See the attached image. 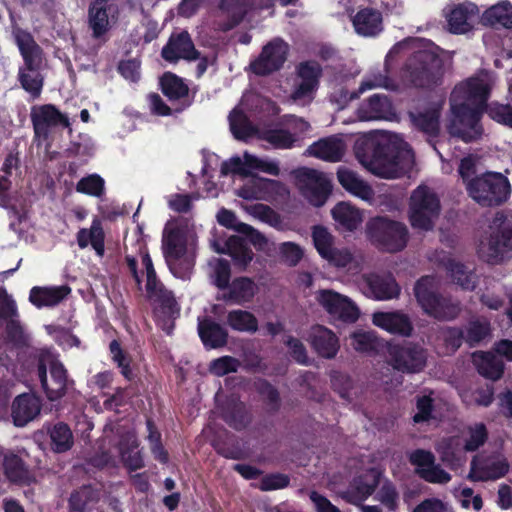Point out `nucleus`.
<instances>
[{
  "label": "nucleus",
  "instance_id": "1",
  "mask_svg": "<svg viewBox=\"0 0 512 512\" xmlns=\"http://www.w3.org/2000/svg\"><path fill=\"white\" fill-rule=\"evenodd\" d=\"M355 154L374 175L386 179L399 177L414 162L410 145L398 136L389 140L365 137L356 143Z\"/></svg>",
  "mask_w": 512,
  "mask_h": 512
},
{
  "label": "nucleus",
  "instance_id": "2",
  "mask_svg": "<svg viewBox=\"0 0 512 512\" xmlns=\"http://www.w3.org/2000/svg\"><path fill=\"white\" fill-rule=\"evenodd\" d=\"M444 75V62L434 52L415 51L401 69V79L407 86L419 89H433L441 85Z\"/></svg>",
  "mask_w": 512,
  "mask_h": 512
},
{
  "label": "nucleus",
  "instance_id": "3",
  "mask_svg": "<svg viewBox=\"0 0 512 512\" xmlns=\"http://www.w3.org/2000/svg\"><path fill=\"white\" fill-rule=\"evenodd\" d=\"M414 295L423 312L437 320H454L461 313L460 302L443 296L432 276H422L416 281Z\"/></svg>",
  "mask_w": 512,
  "mask_h": 512
},
{
  "label": "nucleus",
  "instance_id": "4",
  "mask_svg": "<svg viewBox=\"0 0 512 512\" xmlns=\"http://www.w3.org/2000/svg\"><path fill=\"white\" fill-rule=\"evenodd\" d=\"M466 189L469 196L482 207L500 206L511 194L508 178L499 172L491 171L469 180Z\"/></svg>",
  "mask_w": 512,
  "mask_h": 512
},
{
  "label": "nucleus",
  "instance_id": "5",
  "mask_svg": "<svg viewBox=\"0 0 512 512\" xmlns=\"http://www.w3.org/2000/svg\"><path fill=\"white\" fill-rule=\"evenodd\" d=\"M491 228L493 231L490 236L486 240L480 241L478 254L486 262L498 264L512 250V213L496 212Z\"/></svg>",
  "mask_w": 512,
  "mask_h": 512
},
{
  "label": "nucleus",
  "instance_id": "6",
  "mask_svg": "<svg viewBox=\"0 0 512 512\" xmlns=\"http://www.w3.org/2000/svg\"><path fill=\"white\" fill-rule=\"evenodd\" d=\"M441 212L437 193L427 185L415 188L409 199V221L414 229L430 231Z\"/></svg>",
  "mask_w": 512,
  "mask_h": 512
},
{
  "label": "nucleus",
  "instance_id": "7",
  "mask_svg": "<svg viewBox=\"0 0 512 512\" xmlns=\"http://www.w3.org/2000/svg\"><path fill=\"white\" fill-rule=\"evenodd\" d=\"M367 234L378 249L389 253L402 251L409 240L407 226L387 217L371 219L367 224Z\"/></svg>",
  "mask_w": 512,
  "mask_h": 512
},
{
  "label": "nucleus",
  "instance_id": "8",
  "mask_svg": "<svg viewBox=\"0 0 512 512\" xmlns=\"http://www.w3.org/2000/svg\"><path fill=\"white\" fill-rule=\"evenodd\" d=\"M485 111L487 110L484 108L464 101L457 103V100L451 97L452 119L448 125L450 135L465 143L478 140L483 132L479 122Z\"/></svg>",
  "mask_w": 512,
  "mask_h": 512
},
{
  "label": "nucleus",
  "instance_id": "9",
  "mask_svg": "<svg viewBox=\"0 0 512 512\" xmlns=\"http://www.w3.org/2000/svg\"><path fill=\"white\" fill-rule=\"evenodd\" d=\"M49 358L48 355L41 353L37 362V373L41 387L49 401H57L63 398L69 385L74 381L68 379V372L63 363L59 360Z\"/></svg>",
  "mask_w": 512,
  "mask_h": 512
},
{
  "label": "nucleus",
  "instance_id": "10",
  "mask_svg": "<svg viewBox=\"0 0 512 512\" xmlns=\"http://www.w3.org/2000/svg\"><path fill=\"white\" fill-rule=\"evenodd\" d=\"M388 364L394 370L404 374H415L421 372L427 362L426 350L419 344L413 342L388 344Z\"/></svg>",
  "mask_w": 512,
  "mask_h": 512
},
{
  "label": "nucleus",
  "instance_id": "11",
  "mask_svg": "<svg viewBox=\"0 0 512 512\" xmlns=\"http://www.w3.org/2000/svg\"><path fill=\"white\" fill-rule=\"evenodd\" d=\"M289 45L282 38L276 37L263 46L258 58L251 62L250 68L259 76H267L279 71L287 60Z\"/></svg>",
  "mask_w": 512,
  "mask_h": 512
},
{
  "label": "nucleus",
  "instance_id": "12",
  "mask_svg": "<svg viewBox=\"0 0 512 512\" xmlns=\"http://www.w3.org/2000/svg\"><path fill=\"white\" fill-rule=\"evenodd\" d=\"M297 179L301 183V194L315 207H321L327 201L332 186L322 173L311 168L297 170Z\"/></svg>",
  "mask_w": 512,
  "mask_h": 512
},
{
  "label": "nucleus",
  "instance_id": "13",
  "mask_svg": "<svg viewBox=\"0 0 512 512\" xmlns=\"http://www.w3.org/2000/svg\"><path fill=\"white\" fill-rule=\"evenodd\" d=\"M33 130L36 138L46 141L51 129L59 125L70 127V121L67 115L53 104H44L38 108H33L30 114Z\"/></svg>",
  "mask_w": 512,
  "mask_h": 512
},
{
  "label": "nucleus",
  "instance_id": "14",
  "mask_svg": "<svg viewBox=\"0 0 512 512\" xmlns=\"http://www.w3.org/2000/svg\"><path fill=\"white\" fill-rule=\"evenodd\" d=\"M200 52L186 30L173 32L161 50V57L168 63L176 64L180 60L188 62L199 59Z\"/></svg>",
  "mask_w": 512,
  "mask_h": 512
},
{
  "label": "nucleus",
  "instance_id": "15",
  "mask_svg": "<svg viewBox=\"0 0 512 512\" xmlns=\"http://www.w3.org/2000/svg\"><path fill=\"white\" fill-rule=\"evenodd\" d=\"M317 300L333 317L343 322L353 323L359 318V309L347 297L332 290H320Z\"/></svg>",
  "mask_w": 512,
  "mask_h": 512
},
{
  "label": "nucleus",
  "instance_id": "16",
  "mask_svg": "<svg viewBox=\"0 0 512 512\" xmlns=\"http://www.w3.org/2000/svg\"><path fill=\"white\" fill-rule=\"evenodd\" d=\"M296 74L300 82L295 85L292 98L302 100L311 97L319 87L322 66L315 60H306L296 66Z\"/></svg>",
  "mask_w": 512,
  "mask_h": 512
},
{
  "label": "nucleus",
  "instance_id": "17",
  "mask_svg": "<svg viewBox=\"0 0 512 512\" xmlns=\"http://www.w3.org/2000/svg\"><path fill=\"white\" fill-rule=\"evenodd\" d=\"M220 418L232 429L242 431L252 422V414L247 405L238 397H227L218 406Z\"/></svg>",
  "mask_w": 512,
  "mask_h": 512
},
{
  "label": "nucleus",
  "instance_id": "18",
  "mask_svg": "<svg viewBox=\"0 0 512 512\" xmlns=\"http://www.w3.org/2000/svg\"><path fill=\"white\" fill-rule=\"evenodd\" d=\"M451 96L453 100H462L487 110L489 107L487 101L490 97V86L483 79L472 77L457 85Z\"/></svg>",
  "mask_w": 512,
  "mask_h": 512
},
{
  "label": "nucleus",
  "instance_id": "19",
  "mask_svg": "<svg viewBox=\"0 0 512 512\" xmlns=\"http://www.w3.org/2000/svg\"><path fill=\"white\" fill-rule=\"evenodd\" d=\"M118 5L89 4L88 25L92 30V36L100 39L104 36L119 19Z\"/></svg>",
  "mask_w": 512,
  "mask_h": 512
},
{
  "label": "nucleus",
  "instance_id": "20",
  "mask_svg": "<svg viewBox=\"0 0 512 512\" xmlns=\"http://www.w3.org/2000/svg\"><path fill=\"white\" fill-rule=\"evenodd\" d=\"M477 5L467 2L454 5L446 14L448 30L455 35L471 32L478 16Z\"/></svg>",
  "mask_w": 512,
  "mask_h": 512
},
{
  "label": "nucleus",
  "instance_id": "21",
  "mask_svg": "<svg viewBox=\"0 0 512 512\" xmlns=\"http://www.w3.org/2000/svg\"><path fill=\"white\" fill-rule=\"evenodd\" d=\"M15 43L24 61V68L29 72L39 71L43 61V49L37 44L32 34L19 29L15 33Z\"/></svg>",
  "mask_w": 512,
  "mask_h": 512
},
{
  "label": "nucleus",
  "instance_id": "22",
  "mask_svg": "<svg viewBox=\"0 0 512 512\" xmlns=\"http://www.w3.org/2000/svg\"><path fill=\"white\" fill-rule=\"evenodd\" d=\"M351 21L355 32L366 38L376 37L384 29L381 11L372 7L359 8Z\"/></svg>",
  "mask_w": 512,
  "mask_h": 512
},
{
  "label": "nucleus",
  "instance_id": "23",
  "mask_svg": "<svg viewBox=\"0 0 512 512\" xmlns=\"http://www.w3.org/2000/svg\"><path fill=\"white\" fill-rule=\"evenodd\" d=\"M141 262L146 272V291L149 298L159 301L164 307L171 308L175 304L174 297L158 279L150 254L145 251Z\"/></svg>",
  "mask_w": 512,
  "mask_h": 512
},
{
  "label": "nucleus",
  "instance_id": "24",
  "mask_svg": "<svg viewBox=\"0 0 512 512\" xmlns=\"http://www.w3.org/2000/svg\"><path fill=\"white\" fill-rule=\"evenodd\" d=\"M41 401L34 394L18 395L11 405V417L16 427H24L33 421L41 411Z\"/></svg>",
  "mask_w": 512,
  "mask_h": 512
},
{
  "label": "nucleus",
  "instance_id": "25",
  "mask_svg": "<svg viewBox=\"0 0 512 512\" xmlns=\"http://www.w3.org/2000/svg\"><path fill=\"white\" fill-rule=\"evenodd\" d=\"M312 349L322 358L333 359L340 348L337 335L323 325L311 328L308 337Z\"/></svg>",
  "mask_w": 512,
  "mask_h": 512
},
{
  "label": "nucleus",
  "instance_id": "26",
  "mask_svg": "<svg viewBox=\"0 0 512 512\" xmlns=\"http://www.w3.org/2000/svg\"><path fill=\"white\" fill-rule=\"evenodd\" d=\"M258 291V287L252 278L246 276L236 277L230 286L221 295H217L218 301L242 305L251 302Z\"/></svg>",
  "mask_w": 512,
  "mask_h": 512
},
{
  "label": "nucleus",
  "instance_id": "27",
  "mask_svg": "<svg viewBox=\"0 0 512 512\" xmlns=\"http://www.w3.org/2000/svg\"><path fill=\"white\" fill-rule=\"evenodd\" d=\"M441 111L442 103L433 102L425 110L415 112L410 111L408 115L413 126L417 130L427 134L428 136L436 137L440 132Z\"/></svg>",
  "mask_w": 512,
  "mask_h": 512
},
{
  "label": "nucleus",
  "instance_id": "28",
  "mask_svg": "<svg viewBox=\"0 0 512 512\" xmlns=\"http://www.w3.org/2000/svg\"><path fill=\"white\" fill-rule=\"evenodd\" d=\"M373 324L392 334L410 336L413 325L408 315L399 312H376L373 314Z\"/></svg>",
  "mask_w": 512,
  "mask_h": 512
},
{
  "label": "nucleus",
  "instance_id": "29",
  "mask_svg": "<svg viewBox=\"0 0 512 512\" xmlns=\"http://www.w3.org/2000/svg\"><path fill=\"white\" fill-rule=\"evenodd\" d=\"M68 285L40 287L34 286L30 290L29 301L37 308L54 307L61 303L69 294Z\"/></svg>",
  "mask_w": 512,
  "mask_h": 512
},
{
  "label": "nucleus",
  "instance_id": "30",
  "mask_svg": "<svg viewBox=\"0 0 512 512\" xmlns=\"http://www.w3.org/2000/svg\"><path fill=\"white\" fill-rule=\"evenodd\" d=\"M217 251L228 254L234 266L239 270H245L254 258V253L247 240L236 235L230 236L225 242V247Z\"/></svg>",
  "mask_w": 512,
  "mask_h": 512
},
{
  "label": "nucleus",
  "instance_id": "31",
  "mask_svg": "<svg viewBox=\"0 0 512 512\" xmlns=\"http://www.w3.org/2000/svg\"><path fill=\"white\" fill-rule=\"evenodd\" d=\"M368 289L376 300H390L400 294V286L392 274H370L367 279Z\"/></svg>",
  "mask_w": 512,
  "mask_h": 512
},
{
  "label": "nucleus",
  "instance_id": "32",
  "mask_svg": "<svg viewBox=\"0 0 512 512\" xmlns=\"http://www.w3.org/2000/svg\"><path fill=\"white\" fill-rule=\"evenodd\" d=\"M379 485L378 478L367 481L365 476L355 477L346 490L341 492V498L352 505H361L368 499Z\"/></svg>",
  "mask_w": 512,
  "mask_h": 512
},
{
  "label": "nucleus",
  "instance_id": "33",
  "mask_svg": "<svg viewBox=\"0 0 512 512\" xmlns=\"http://www.w3.org/2000/svg\"><path fill=\"white\" fill-rule=\"evenodd\" d=\"M198 334L207 349L222 348L228 342V331L210 318L199 321Z\"/></svg>",
  "mask_w": 512,
  "mask_h": 512
},
{
  "label": "nucleus",
  "instance_id": "34",
  "mask_svg": "<svg viewBox=\"0 0 512 512\" xmlns=\"http://www.w3.org/2000/svg\"><path fill=\"white\" fill-rule=\"evenodd\" d=\"M254 0H220L219 9L227 17L222 29L229 31L237 27L252 9Z\"/></svg>",
  "mask_w": 512,
  "mask_h": 512
},
{
  "label": "nucleus",
  "instance_id": "35",
  "mask_svg": "<svg viewBox=\"0 0 512 512\" xmlns=\"http://www.w3.org/2000/svg\"><path fill=\"white\" fill-rule=\"evenodd\" d=\"M391 102L386 95L374 94L360 104L357 117L360 121L379 120L390 112Z\"/></svg>",
  "mask_w": 512,
  "mask_h": 512
},
{
  "label": "nucleus",
  "instance_id": "36",
  "mask_svg": "<svg viewBox=\"0 0 512 512\" xmlns=\"http://www.w3.org/2000/svg\"><path fill=\"white\" fill-rule=\"evenodd\" d=\"M482 24L494 29L512 28V4L505 0L487 8L481 17Z\"/></svg>",
  "mask_w": 512,
  "mask_h": 512
},
{
  "label": "nucleus",
  "instance_id": "37",
  "mask_svg": "<svg viewBox=\"0 0 512 512\" xmlns=\"http://www.w3.org/2000/svg\"><path fill=\"white\" fill-rule=\"evenodd\" d=\"M308 151L318 159L339 162L344 156L345 148L342 140L336 137H327L314 142Z\"/></svg>",
  "mask_w": 512,
  "mask_h": 512
},
{
  "label": "nucleus",
  "instance_id": "38",
  "mask_svg": "<svg viewBox=\"0 0 512 512\" xmlns=\"http://www.w3.org/2000/svg\"><path fill=\"white\" fill-rule=\"evenodd\" d=\"M77 244L80 248H86L91 244L96 254L100 257L105 252V233L102 227V222L98 217L92 221L90 229L81 228L76 235Z\"/></svg>",
  "mask_w": 512,
  "mask_h": 512
},
{
  "label": "nucleus",
  "instance_id": "39",
  "mask_svg": "<svg viewBox=\"0 0 512 512\" xmlns=\"http://www.w3.org/2000/svg\"><path fill=\"white\" fill-rule=\"evenodd\" d=\"M337 179L341 186L354 196L363 200L372 198V188L369 184L360 179L354 171L341 167L337 170Z\"/></svg>",
  "mask_w": 512,
  "mask_h": 512
},
{
  "label": "nucleus",
  "instance_id": "40",
  "mask_svg": "<svg viewBox=\"0 0 512 512\" xmlns=\"http://www.w3.org/2000/svg\"><path fill=\"white\" fill-rule=\"evenodd\" d=\"M186 252L187 239L180 228L174 227L163 235V253L168 263L179 260Z\"/></svg>",
  "mask_w": 512,
  "mask_h": 512
},
{
  "label": "nucleus",
  "instance_id": "41",
  "mask_svg": "<svg viewBox=\"0 0 512 512\" xmlns=\"http://www.w3.org/2000/svg\"><path fill=\"white\" fill-rule=\"evenodd\" d=\"M474 357L477 371L483 377L498 380L503 376L504 363L498 355L493 352H479Z\"/></svg>",
  "mask_w": 512,
  "mask_h": 512
},
{
  "label": "nucleus",
  "instance_id": "42",
  "mask_svg": "<svg viewBox=\"0 0 512 512\" xmlns=\"http://www.w3.org/2000/svg\"><path fill=\"white\" fill-rule=\"evenodd\" d=\"M159 86L169 101H178L186 98L189 87L184 80L173 72L167 71L159 79Z\"/></svg>",
  "mask_w": 512,
  "mask_h": 512
},
{
  "label": "nucleus",
  "instance_id": "43",
  "mask_svg": "<svg viewBox=\"0 0 512 512\" xmlns=\"http://www.w3.org/2000/svg\"><path fill=\"white\" fill-rule=\"evenodd\" d=\"M331 214L335 222L347 231H354L362 222L360 211L346 202L337 203L331 210Z\"/></svg>",
  "mask_w": 512,
  "mask_h": 512
},
{
  "label": "nucleus",
  "instance_id": "44",
  "mask_svg": "<svg viewBox=\"0 0 512 512\" xmlns=\"http://www.w3.org/2000/svg\"><path fill=\"white\" fill-rule=\"evenodd\" d=\"M226 324L234 331L255 333L258 330L256 316L247 310L235 309L227 313Z\"/></svg>",
  "mask_w": 512,
  "mask_h": 512
},
{
  "label": "nucleus",
  "instance_id": "45",
  "mask_svg": "<svg viewBox=\"0 0 512 512\" xmlns=\"http://www.w3.org/2000/svg\"><path fill=\"white\" fill-rule=\"evenodd\" d=\"M51 441V448L56 453H63L70 450L74 444L72 431L68 424L57 422L48 428Z\"/></svg>",
  "mask_w": 512,
  "mask_h": 512
},
{
  "label": "nucleus",
  "instance_id": "46",
  "mask_svg": "<svg viewBox=\"0 0 512 512\" xmlns=\"http://www.w3.org/2000/svg\"><path fill=\"white\" fill-rule=\"evenodd\" d=\"M447 270L453 281L462 289L473 291L477 286V276L472 269L463 263L451 259L447 263Z\"/></svg>",
  "mask_w": 512,
  "mask_h": 512
},
{
  "label": "nucleus",
  "instance_id": "47",
  "mask_svg": "<svg viewBox=\"0 0 512 512\" xmlns=\"http://www.w3.org/2000/svg\"><path fill=\"white\" fill-rule=\"evenodd\" d=\"M351 345L362 353L377 354L385 344L374 331H357L351 335Z\"/></svg>",
  "mask_w": 512,
  "mask_h": 512
},
{
  "label": "nucleus",
  "instance_id": "48",
  "mask_svg": "<svg viewBox=\"0 0 512 512\" xmlns=\"http://www.w3.org/2000/svg\"><path fill=\"white\" fill-rule=\"evenodd\" d=\"M491 324L487 319L474 318L464 328L465 343L473 348L491 336Z\"/></svg>",
  "mask_w": 512,
  "mask_h": 512
},
{
  "label": "nucleus",
  "instance_id": "49",
  "mask_svg": "<svg viewBox=\"0 0 512 512\" xmlns=\"http://www.w3.org/2000/svg\"><path fill=\"white\" fill-rule=\"evenodd\" d=\"M229 125L234 138L240 141H246L256 133V128L240 109H233L229 114Z\"/></svg>",
  "mask_w": 512,
  "mask_h": 512
},
{
  "label": "nucleus",
  "instance_id": "50",
  "mask_svg": "<svg viewBox=\"0 0 512 512\" xmlns=\"http://www.w3.org/2000/svg\"><path fill=\"white\" fill-rule=\"evenodd\" d=\"M279 182L263 177H253L251 181L239 190L238 195L245 200H258L264 198L265 194L272 190Z\"/></svg>",
  "mask_w": 512,
  "mask_h": 512
},
{
  "label": "nucleus",
  "instance_id": "51",
  "mask_svg": "<svg viewBox=\"0 0 512 512\" xmlns=\"http://www.w3.org/2000/svg\"><path fill=\"white\" fill-rule=\"evenodd\" d=\"M3 469L12 482H23L28 478V469L22 458L16 454H7L3 459Z\"/></svg>",
  "mask_w": 512,
  "mask_h": 512
},
{
  "label": "nucleus",
  "instance_id": "52",
  "mask_svg": "<svg viewBox=\"0 0 512 512\" xmlns=\"http://www.w3.org/2000/svg\"><path fill=\"white\" fill-rule=\"evenodd\" d=\"M254 386L256 392L268 406L269 411L272 413L278 412L281 407V398L278 389L264 378L258 379Z\"/></svg>",
  "mask_w": 512,
  "mask_h": 512
},
{
  "label": "nucleus",
  "instance_id": "53",
  "mask_svg": "<svg viewBox=\"0 0 512 512\" xmlns=\"http://www.w3.org/2000/svg\"><path fill=\"white\" fill-rule=\"evenodd\" d=\"M262 138L276 149H291L297 144V136L283 128L265 130Z\"/></svg>",
  "mask_w": 512,
  "mask_h": 512
},
{
  "label": "nucleus",
  "instance_id": "54",
  "mask_svg": "<svg viewBox=\"0 0 512 512\" xmlns=\"http://www.w3.org/2000/svg\"><path fill=\"white\" fill-rule=\"evenodd\" d=\"M97 501V493L91 485L74 490L69 498L70 512H84L90 503Z\"/></svg>",
  "mask_w": 512,
  "mask_h": 512
},
{
  "label": "nucleus",
  "instance_id": "55",
  "mask_svg": "<svg viewBox=\"0 0 512 512\" xmlns=\"http://www.w3.org/2000/svg\"><path fill=\"white\" fill-rule=\"evenodd\" d=\"M109 351L112 361L120 368L123 377L128 381H132L134 374L130 366L131 357L122 349L120 342L116 339L112 340L109 344Z\"/></svg>",
  "mask_w": 512,
  "mask_h": 512
},
{
  "label": "nucleus",
  "instance_id": "56",
  "mask_svg": "<svg viewBox=\"0 0 512 512\" xmlns=\"http://www.w3.org/2000/svg\"><path fill=\"white\" fill-rule=\"evenodd\" d=\"M18 79L21 87L28 92L33 99L40 97L44 85V78L39 71L29 72L20 69Z\"/></svg>",
  "mask_w": 512,
  "mask_h": 512
},
{
  "label": "nucleus",
  "instance_id": "57",
  "mask_svg": "<svg viewBox=\"0 0 512 512\" xmlns=\"http://www.w3.org/2000/svg\"><path fill=\"white\" fill-rule=\"evenodd\" d=\"M312 240L314 247L321 258L325 257L327 253L334 247V237L328 231V229L322 225L313 226Z\"/></svg>",
  "mask_w": 512,
  "mask_h": 512
},
{
  "label": "nucleus",
  "instance_id": "58",
  "mask_svg": "<svg viewBox=\"0 0 512 512\" xmlns=\"http://www.w3.org/2000/svg\"><path fill=\"white\" fill-rule=\"evenodd\" d=\"M105 182L98 174H91L81 178L76 184V191L82 194L100 197L104 193Z\"/></svg>",
  "mask_w": 512,
  "mask_h": 512
},
{
  "label": "nucleus",
  "instance_id": "59",
  "mask_svg": "<svg viewBox=\"0 0 512 512\" xmlns=\"http://www.w3.org/2000/svg\"><path fill=\"white\" fill-rule=\"evenodd\" d=\"M375 499L389 511H395L399 505V492L391 481L386 480L377 491Z\"/></svg>",
  "mask_w": 512,
  "mask_h": 512
},
{
  "label": "nucleus",
  "instance_id": "60",
  "mask_svg": "<svg viewBox=\"0 0 512 512\" xmlns=\"http://www.w3.org/2000/svg\"><path fill=\"white\" fill-rule=\"evenodd\" d=\"M290 484V477L287 474L280 472H273L265 474L259 484L258 488L261 491H274L287 488Z\"/></svg>",
  "mask_w": 512,
  "mask_h": 512
},
{
  "label": "nucleus",
  "instance_id": "61",
  "mask_svg": "<svg viewBox=\"0 0 512 512\" xmlns=\"http://www.w3.org/2000/svg\"><path fill=\"white\" fill-rule=\"evenodd\" d=\"M240 362L232 356H222L211 361L209 371L218 377H222L229 373L237 372Z\"/></svg>",
  "mask_w": 512,
  "mask_h": 512
},
{
  "label": "nucleus",
  "instance_id": "62",
  "mask_svg": "<svg viewBox=\"0 0 512 512\" xmlns=\"http://www.w3.org/2000/svg\"><path fill=\"white\" fill-rule=\"evenodd\" d=\"M488 439V431L484 423H477L469 428V437L465 441L464 448L468 452L478 450Z\"/></svg>",
  "mask_w": 512,
  "mask_h": 512
},
{
  "label": "nucleus",
  "instance_id": "63",
  "mask_svg": "<svg viewBox=\"0 0 512 512\" xmlns=\"http://www.w3.org/2000/svg\"><path fill=\"white\" fill-rule=\"evenodd\" d=\"M330 378L332 389L337 392L342 399L349 400L350 391L353 388L352 378L340 371H333Z\"/></svg>",
  "mask_w": 512,
  "mask_h": 512
},
{
  "label": "nucleus",
  "instance_id": "64",
  "mask_svg": "<svg viewBox=\"0 0 512 512\" xmlns=\"http://www.w3.org/2000/svg\"><path fill=\"white\" fill-rule=\"evenodd\" d=\"M487 113L494 121L512 128V105L492 103Z\"/></svg>",
  "mask_w": 512,
  "mask_h": 512
}]
</instances>
